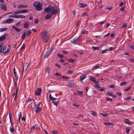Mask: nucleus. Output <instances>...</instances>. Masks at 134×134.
<instances>
[{
    "mask_svg": "<svg viewBox=\"0 0 134 134\" xmlns=\"http://www.w3.org/2000/svg\"><path fill=\"white\" fill-rule=\"evenodd\" d=\"M17 7L19 8H26L28 7V5H22L20 4L17 6Z\"/></svg>",
    "mask_w": 134,
    "mask_h": 134,
    "instance_id": "nucleus-11",
    "label": "nucleus"
},
{
    "mask_svg": "<svg viewBox=\"0 0 134 134\" xmlns=\"http://www.w3.org/2000/svg\"><path fill=\"white\" fill-rule=\"evenodd\" d=\"M14 20L13 19L8 18L5 20H4L2 21L3 24L10 23L13 21Z\"/></svg>",
    "mask_w": 134,
    "mask_h": 134,
    "instance_id": "nucleus-4",
    "label": "nucleus"
},
{
    "mask_svg": "<svg viewBox=\"0 0 134 134\" xmlns=\"http://www.w3.org/2000/svg\"><path fill=\"white\" fill-rule=\"evenodd\" d=\"M31 29H30L28 31V32L27 33V34L29 36L30 34L31 33Z\"/></svg>",
    "mask_w": 134,
    "mask_h": 134,
    "instance_id": "nucleus-43",
    "label": "nucleus"
},
{
    "mask_svg": "<svg viewBox=\"0 0 134 134\" xmlns=\"http://www.w3.org/2000/svg\"><path fill=\"white\" fill-rule=\"evenodd\" d=\"M131 88V86H129L127 88L125 89L124 90V91L125 92H127L128 91H129Z\"/></svg>",
    "mask_w": 134,
    "mask_h": 134,
    "instance_id": "nucleus-33",
    "label": "nucleus"
},
{
    "mask_svg": "<svg viewBox=\"0 0 134 134\" xmlns=\"http://www.w3.org/2000/svg\"><path fill=\"white\" fill-rule=\"evenodd\" d=\"M12 27L13 29H14L17 32H20L22 30L21 29L18 28L14 26H12Z\"/></svg>",
    "mask_w": 134,
    "mask_h": 134,
    "instance_id": "nucleus-17",
    "label": "nucleus"
},
{
    "mask_svg": "<svg viewBox=\"0 0 134 134\" xmlns=\"http://www.w3.org/2000/svg\"><path fill=\"white\" fill-rule=\"evenodd\" d=\"M113 47H111L109 48L108 49V50L110 51H112L113 50Z\"/></svg>",
    "mask_w": 134,
    "mask_h": 134,
    "instance_id": "nucleus-64",
    "label": "nucleus"
},
{
    "mask_svg": "<svg viewBox=\"0 0 134 134\" xmlns=\"http://www.w3.org/2000/svg\"><path fill=\"white\" fill-rule=\"evenodd\" d=\"M18 16V18H25V16L23 15H20Z\"/></svg>",
    "mask_w": 134,
    "mask_h": 134,
    "instance_id": "nucleus-35",
    "label": "nucleus"
},
{
    "mask_svg": "<svg viewBox=\"0 0 134 134\" xmlns=\"http://www.w3.org/2000/svg\"><path fill=\"white\" fill-rule=\"evenodd\" d=\"M93 81L94 82V83L96 84L95 85H99L98 84L99 83V82L98 81L95 80Z\"/></svg>",
    "mask_w": 134,
    "mask_h": 134,
    "instance_id": "nucleus-45",
    "label": "nucleus"
},
{
    "mask_svg": "<svg viewBox=\"0 0 134 134\" xmlns=\"http://www.w3.org/2000/svg\"><path fill=\"white\" fill-rule=\"evenodd\" d=\"M41 36L42 40L45 42H47L49 40L50 37L48 34V32L46 31L42 32L41 34Z\"/></svg>",
    "mask_w": 134,
    "mask_h": 134,
    "instance_id": "nucleus-1",
    "label": "nucleus"
},
{
    "mask_svg": "<svg viewBox=\"0 0 134 134\" xmlns=\"http://www.w3.org/2000/svg\"><path fill=\"white\" fill-rule=\"evenodd\" d=\"M52 6L51 5H49L47 7L45 8L44 9V11L47 13L51 11Z\"/></svg>",
    "mask_w": 134,
    "mask_h": 134,
    "instance_id": "nucleus-9",
    "label": "nucleus"
},
{
    "mask_svg": "<svg viewBox=\"0 0 134 134\" xmlns=\"http://www.w3.org/2000/svg\"><path fill=\"white\" fill-rule=\"evenodd\" d=\"M99 65L97 64L96 65V66H94V69H96L98 68H99Z\"/></svg>",
    "mask_w": 134,
    "mask_h": 134,
    "instance_id": "nucleus-40",
    "label": "nucleus"
},
{
    "mask_svg": "<svg viewBox=\"0 0 134 134\" xmlns=\"http://www.w3.org/2000/svg\"><path fill=\"white\" fill-rule=\"evenodd\" d=\"M73 72V71L72 70H68L67 71L68 73H69L70 74L72 73Z\"/></svg>",
    "mask_w": 134,
    "mask_h": 134,
    "instance_id": "nucleus-57",
    "label": "nucleus"
},
{
    "mask_svg": "<svg viewBox=\"0 0 134 134\" xmlns=\"http://www.w3.org/2000/svg\"><path fill=\"white\" fill-rule=\"evenodd\" d=\"M87 6V4L85 3H80L79 4V5L80 8H84Z\"/></svg>",
    "mask_w": 134,
    "mask_h": 134,
    "instance_id": "nucleus-19",
    "label": "nucleus"
},
{
    "mask_svg": "<svg viewBox=\"0 0 134 134\" xmlns=\"http://www.w3.org/2000/svg\"><path fill=\"white\" fill-rule=\"evenodd\" d=\"M127 24L126 23L124 24L122 26V28H125L127 27Z\"/></svg>",
    "mask_w": 134,
    "mask_h": 134,
    "instance_id": "nucleus-49",
    "label": "nucleus"
},
{
    "mask_svg": "<svg viewBox=\"0 0 134 134\" xmlns=\"http://www.w3.org/2000/svg\"><path fill=\"white\" fill-rule=\"evenodd\" d=\"M36 126H38L36 124L35 126L34 125L31 127V132H33V131L35 129V127H36Z\"/></svg>",
    "mask_w": 134,
    "mask_h": 134,
    "instance_id": "nucleus-26",
    "label": "nucleus"
},
{
    "mask_svg": "<svg viewBox=\"0 0 134 134\" xmlns=\"http://www.w3.org/2000/svg\"><path fill=\"white\" fill-rule=\"evenodd\" d=\"M52 132L53 134H58L57 133L58 132L56 131H52Z\"/></svg>",
    "mask_w": 134,
    "mask_h": 134,
    "instance_id": "nucleus-47",
    "label": "nucleus"
},
{
    "mask_svg": "<svg viewBox=\"0 0 134 134\" xmlns=\"http://www.w3.org/2000/svg\"><path fill=\"white\" fill-rule=\"evenodd\" d=\"M1 8L4 10H7V9L6 6L4 4H3L2 5Z\"/></svg>",
    "mask_w": 134,
    "mask_h": 134,
    "instance_id": "nucleus-20",
    "label": "nucleus"
},
{
    "mask_svg": "<svg viewBox=\"0 0 134 134\" xmlns=\"http://www.w3.org/2000/svg\"><path fill=\"white\" fill-rule=\"evenodd\" d=\"M34 107L35 108H37L38 107L37 106V104H36V103L35 102L34 103Z\"/></svg>",
    "mask_w": 134,
    "mask_h": 134,
    "instance_id": "nucleus-59",
    "label": "nucleus"
},
{
    "mask_svg": "<svg viewBox=\"0 0 134 134\" xmlns=\"http://www.w3.org/2000/svg\"><path fill=\"white\" fill-rule=\"evenodd\" d=\"M25 32H23V34L22 35V39L23 40H24L25 38Z\"/></svg>",
    "mask_w": 134,
    "mask_h": 134,
    "instance_id": "nucleus-28",
    "label": "nucleus"
},
{
    "mask_svg": "<svg viewBox=\"0 0 134 134\" xmlns=\"http://www.w3.org/2000/svg\"><path fill=\"white\" fill-rule=\"evenodd\" d=\"M76 11L75 10H74L72 11L73 13L74 14V16L76 13Z\"/></svg>",
    "mask_w": 134,
    "mask_h": 134,
    "instance_id": "nucleus-63",
    "label": "nucleus"
},
{
    "mask_svg": "<svg viewBox=\"0 0 134 134\" xmlns=\"http://www.w3.org/2000/svg\"><path fill=\"white\" fill-rule=\"evenodd\" d=\"M52 51V49L47 50L45 54L44 55V58H47L48 57L49 55L51 54Z\"/></svg>",
    "mask_w": 134,
    "mask_h": 134,
    "instance_id": "nucleus-6",
    "label": "nucleus"
},
{
    "mask_svg": "<svg viewBox=\"0 0 134 134\" xmlns=\"http://www.w3.org/2000/svg\"><path fill=\"white\" fill-rule=\"evenodd\" d=\"M104 125H113L111 123H109V122H104Z\"/></svg>",
    "mask_w": 134,
    "mask_h": 134,
    "instance_id": "nucleus-31",
    "label": "nucleus"
},
{
    "mask_svg": "<svg viewBox=\"0 0 134 134\" xmlns=\"http://www.w3.org/2000/svg\"><path fill=\"white\" fill-rule=\"evenodd\" d=\"M124 121L125 123L129 125H131L133 124V123L131 121H130L128 119H125Z\"/></svg>",
    "mask_w": 134,
    "mask_h": 134,
    "instance_id": "nucleus-13",
    "label": "nucleus"
},
{
    "mask_svg": "<svg viewBox=\"0 0 134 134\" xmlns=\"http://www.w3.org/2000/svg\"><path fill=\"white\" fill-rule=\"evenodd\" d=\"M6 49V47L5 46H3L0 49V53H4Z\"/></svg>",
    "mask_w": 134,
    "mask_h": 134,
    "instance_id": "nucleus-16",
    "label": "nucleus"
},
{
    "mask_svg": "<svg viewBox=\"0 0 134 134\" xmlns=\"http://www.w3.org/2000/svg\"><path fill=\"white\" fill-rule=\"evenodd\" d=\"M131 96H129L128 97L125 98H124V99L125 100H128L130 99L131 98Z\"/></svg>",
    "mask_w": 134,
    "mask_h": 134,
    "instance_id": "nucleus-44",
    "label": "nucleus"
},
{
    "mask_svg": "<svg viewBox=\"0 0 134 134\" xmlns=\"http://www.w3.org/2000/svg\"><path fill=\"white\" fill-rule=\"evenodd\" d=\"M51 10H52L51 13L53 15L56 14L58 11L57 7L56 6H52Z\"/></svg>",
    "mask_w": 134,
    "mask_h": 134,
    "instance_id": "nucleus-3",
    "label": "nucleus"
},
{
    "mask_svg": "<svg viewBox=\"0 0 134 134\" xmlns=\"http://www.w3.org/2000/svg\"><path fill=\"white\" fill-rule=\"evenodd\" d=\"M36 109L35 111V112L36 113H38L40 111L42 110V109L41 107H37L36 108Z\"/></svg>",
    "mask_w": 134,
    "mask_h": 134,
    "instance_id": "nucleus-21",
    "label": "nucleus"
},
{
    "mask_svg": "<svg viewBox=\"0 0 134 134\" xmlns=\"http://www.w3.org/2000/svg\"><path fill=\"white\" fill-rule=\"evenodd\" d=\"M67 86L69 88H73L74 86V80H71L70 81L69 84H68Z\"/></svg>",
    "mask_w": 134,
    "mask_h": 134,
    "instance_id": "nucleus-5",
    "label": "nucleus"
},
{
    "mask_svg": "<svg viewBox=\"0 0 134 134\" xmlns=\"http://www.w3.org/2000/svg\"><path fill=\"white\" fill-rule=\"evenodd\" d=\"M77 92L78 94L79 95H82V92L80 91L79 90H78L77 91Z\"/></svg>",
    "mask_w": 134,
    "mask_h": 134,
    "instance_id": "nucleus-38",
    "label": "nucleus"
},
{
    "mask_svg": "<svg viewBox=\"0 0 134 134\" xmlns=\"http://www.w3.org/2000/svg\"><path fill=\"white\" fill-rule=\"evenodd\" d=\"M52 14L51 13H48L46 16L45 18V19H48L50 18L52 16Z\"/></svg>",
    "mask_w": 134,
    "mask_h": 134,
    "instance_id": "nucleus-14",
    "label": "nucleus"
},
{
    "mask_svg": "<svg viewBox=\"0 0 134 134\" xmlns=\"http://www.w3.org/2000/svg\"><path fill=\"white\" fill-rule=\"evenodd\" d=\"M18 17L19 16L17 15H13V18H18Z\"/></svg>",
    "mask_w": 134,
    "mask_h": 134,
    "instance_id": "nucleus-62",
    "label": "nucleus"
},
{
    "mask_svg": "<svg viewBox=\"0 0 134 134\" xmlns=\"http://www.w3.org/2000/svg\"><path fill=\"white\" fill-rule=\"evenodd\" d=\"M31 100H32L31 99H30V98H29L27 100H26V102H30L31 101Z\"/></svg>",
    "mask_w": 134,
    "mask_h": 134,
    "instance_id": "nucleus-58",
    "label": "nucleus"
},
{
    "mask_svg": "<svg viewBox=\"0 0 134 134\" xmlns=\"http://www.w3.org/2000/svg\"><path fill=\"white\" fill-rule=\"evenodd\" d=\"M35 128L37 130H40V127L39 126H36V127H35Z\"/></svg>",
    "mask_w": 134,
    "mask_h": 134,
    "instance_id": "nucleus-61",
    "label": "nucleus"
},
{
    "mask_svg": "<svg viewBox=\"0 0 134 134\" xmlns=\"http://www.w3.org/2000/svg\"><path fill=\"white\" fill-rule=\"evenodd\" d=\"M124 10H125V9H124V7H123L120 8V11H124Z\"/></svg>",
    "mask_w": 134,
    "mask_h": 134,
    "instance_id": "nucleus-60",
    "label": "nucleus"
},
{
    "mask_svg": "<svg viewBox=\"0 0 134 134\" xmlns=\"http://www.w3.org/2000/svg\"><path fill=\"white\" fill-rule=\"evenodd\" d=\"M37 91H36L35 92V94L37 96H40V95L41 93L42 92V89L40 88H38L37 89Z\"/></svg>",
    "mask_w": 134,
    "mask_h": 134,
    "instance_id": "nucleus-8",
    "label": "nucleus"
},
{
    "mask_svg": "<svg viewBox=\"0 0 134 134\" xmlns=\"http://www.w3.org/2000/svg\"><path fill=\"white\" fill-rule=\"evenodd\" d=\"M42 4L39 2H35L34 3L33 6L36 8V9L38 11H40L42 9Z\"/></svg>",
    "mask_w": 134,
    "mask_h": 134,
    "instance_id": "nucleus-2",
    "label": "nucleus"
},
{
    "mask_svg": "<svg viewBox=\"0 0 134 134\" xmlns=\"http://www.w3.org/2000/svg\"><path fill=\"white\" fill-rule=\"evenodd\" d=\"M69 61L70 62L73 63L74 62V60L72 59H69Z\"/></svg>",
    "mask_w": 134,
    "mask_h": 134,
    "instance_id": "nucleus-53",
    "label": "nucleus"
},
{
    "mask_svg": "<svg viewBox=\"0 0 134 134\" xmlns=\"http://www.w3.org/2000/svg\"><path fill=\"white\" fill-rule=\"evenodd\" d=\"M34 21L36 24H37L38 23V20L37 19H35Z\"/></svg>",
    "mask_w": 134,
    "mask_h": 134,
    "instance_id": "nucleus-56",
    "label": "nucleus"
},
{
    "mask_svg": "<svg viewBox=\"0 0 134 134\" xmlns=\"http://www.w3.org/2000/svg\"><path fill=\"white\" fill-rule=\"evenodd\" d=\"M7 29V28H1L0 29V32H2L3 31H5Z\"/></svg>",
    "mask_w": 134,
    "mask_h": 134,
    "instance_id": "nucleus-27",
    "label": "nucleus"
},
{
    "mask_svg": "<svg viewBox=\"0 0 134 134\" xmlns=\"http://www.w3.org/2000/svg\"><path fill=\"white\" fill-rule=\"evenodd\" d=\"M52 102L53 103L54 105H55L57 107V106L59 102H55L54 101H52Z\"/></svg>",
    "mask_w": 134,
    "mask_h": 134,
    "instance_id": "nucleus-32",
    "label": "nucleus"
},
{
    "mask_svg": "<svg viewBox=\"0 0 134 134\" xmlns=\"http://www.w3.org/2000/svg\"><path fill=\"white\" fill-rule=\"evenodd\" d=\"M57 55L58 57H60V58H63V55L60 54H59V53H58Z\"/></svg>",
    "mask_w": 134,
    "mask_h": 134,
    "instance_id": "nucleus-50",
    "label": "nucleus"
},
{
    "mask_svg": "<svg viewBox=\"0 0 134 134\" xmlns=\"http://www.w3.org/2000/svg\"><path fill=\"white\" fill-rule=\"evenodd\" d=\"M29 24V23H28V22H27V23L26 22H25L24 23V25L25 28L26 29L28 27Z\"/></svg>",
    "mask_w": 134,
    "mask_h": 134,
    "instance_id": "nucleus-25",
    "label": "nucleus"
},
{
    "mask_svg": "<svg viewBox=\"0 0 134 134\" xmlns=\"http://www.w3.org/2000/svg\"><path fill=\"white\" fill-rule=\"evenodd\" d=\"M10 51V49L9 48H7V51L4 52V54H6L7 53H8Z\"/></svg>",
    "mask_w": 134,
    "mask_h": 134,
    "instance_id": "nucleus-46",
    "label": "nucleus"
},
{
    "mask_svg": "<svg viewBox=\"0 0 134 134\" xmlns=\"http://www.w3.org/2000/svg\"><path fill=\"white\" fill-rule=\"evenodd\" d=\"M49 98L51 100H52V101H54L57 99L56 98H54L52 97L51 94L49 95Z\"/></svg>",
    "mask_w": 134,
    "mask_h": 134,
    "instance_id": "nucleus-22",
    "label": "nucleus"
},
{
    "mask_svg": "<svg viewBox=\"0 0 134 134\" xmlns=\"http://www.w3.org/2000/svg\"><path fill=\"white\" fill-rule=\"evenodd\" d=\"M29 11L27 9L19 11L18 12H14V14H16L19 13H24L27 12H29Z\"/></svg>",
    "mask_w": 134,
    "mask_h": 134,
    "instance_id": "nucleus-7",
    "label": "nucleus"
},
{
    "mask_svg": "<svg viewBox=\"0 0 134 134\" xmlns=\"http://www.w3.org/2000/svg\"><path fill=\"white\" fill-rule=\"evenodd\" d=\"M99 49V47H95L93 46V49L94 51L96 50H98Z\"/></svg>",
    "mask_w": 134,
    "mask_h": 134,
    "instance_id": "nucleus-30",
    "label": "nucleus"
},
{
    "mask_svg": "<svg viewBox=\"0 0 134 134\" xmlns=\"http://www.w3.org/2000/svg\"><path fill=\"white\" fill-rule=\"evenodd\" d=\"M80 36L77 38H75L73 40H71V42L73 43L74 44H76L77 42L79 41Z\"/></svg>",
    "mask_w": 134,
    "mask_h": 134,
    "instance_id": "nucleus-10",
    "label": "nucleus"
},
{
    "mask_svg": "<svg viewBox=\"0 0 134 134\" xmlns=\"http://www.w3.org/2000/svg\"><path fill=\"white\" fill-rule=\"evenodd\" d=\"M55 65L59 68H61V66L57 63H56L55 64Z\"/></svg>",
    "mask_w": 134,
    "mask_h": 134,
    "instance_id": "nucleus-54",
    "label": "nucleus"
},
{
    "mask_svg": "<svg viewBox=\"0 0 134 134\" xmlns=\"http://www.w3.org/2000/svg\"><path fill=\"white\" fill-rule=\"evenodd\" d=\"M108 50V49H107L104 50H102L101 51V53L102 54L105 53Z\"/></svg>",
    "mask_w": 134,
    "mask_h": 134,
    "instance_id": "nucleus-48",
    "label": "nucleus"
},
{
    "mask_svg": "<svg viewBox=\"0 0 134 134\" xmlns=\"http://www.w3.org/2000/svg\"><path fill=\"white\" fill-rule=\"evenodd\" d=\"M95 87L97 88L99 91H103L104 90V88H102L99 85H95Z\"/></svg>",
    "mask_w": 134,
    "mask_h": 134,
    "instance_id": "nucleus-12",
    "label": "nucleus"
},
{
    "mask_svg": "<svg viewBox=\"0 0 134 134\" xmlns=\"http://www.w3.org/2000/svg\"><path fill=\"white\" fill-rule=\"evenodd\" d=\"M112 92H107V93L109 96L112 97L113 98H115L116 97V96L115 95H113L112 94Z\"/></svg>",
    "mask_w": 134,
    "mask_h": 134,
    "instance_id": "nucleus-15",
    "label": "nucleus"
},
{
    "mask_svg": "<svg viewBox=\"0 0 134 134\" xmlns=\"http://www.w3.org/2000/svg\"><path fill=\"white\" fill-rule=\"evenodd\" d=\"M25 47V46H24V44H23L21 47L20 48V49H24Z\"/></svg>",
    "mask_w": 134,
    "mask_h": 134,
    "instance_id": "nucleus-55",
    "label": "nucleus"
},
{
    "mask_svg": "<svg viewBox=\"0 0 134 134\" xmlns=\"http://www.w3.org/2000/svg\"><path fill=\"white\" fill-rule=\"evenodd\" d=\"M72 105L74 106H75L76 107H79L80 105L79 104L76 105L75 103H74L72 104Z\"/></svg>",
    "mask_w": 134,
    "mask_h": 134,
    "instance_id": "nucleus-39",
    "label": "nucleus"
},
{
    "mask_svg": "<svg viewBox=\"0 0 134 134\" xmlns=\"http://www.w3.org/2000/svg\"><path fill=\"white\" fill-rule=\"evenodd\" d=\"M108 87L109 88H115L114 85L113 84L109 85L108 86Z\"/></svg>",
    "mask_w": 134,
    "mask_h": 134,
    "instance_id": "nucleus-29",
    "label": "nucleus"
},
{
    "mask_svg": "<svg viewBox=\"0 0 134 134\" xmlns=\"http://www.w3.org/2000/svg\"><path fill=\"white\" fill-rule=\"evenodd\" d=\"M81 33L82 34H87L88 33V31L86 30H84L81 31Z\"/></svg>",
    "mask_w": 134,
    "mask_h": 134,
    "instance_id": "nucleus-34",
    "label": "nucleus"
},
{
    "mask_svg": "<svg viewBox=\"0 0 134 134\" xmlns=\"http://www.w3.org/2000/svg\"><path fill=\"white\" fill-rule=\"evenodd\" d=\"M100 114L103 116H107L108 115V114H103V113H100Z\"/></svg>",
    "mask_w": 134,
    "mask_h": 134,
    "instance_id": "nucleus-42",
    "label": "nucleus"
},
{
    "mask_svg": "<svg viewBox=\"0 0 134 134\" xmlns=\"http://www.w3.org/2000/svg\"><path fill=\"white\" fill-rule=\"evenodd\" d=\"M106 100H107L109 101H111L113 100V99L111 98H109L107 97L106 98Z\"/></svg>",
    "mask_w": 134,
    "mask_h": 134,
    "instance_id": "nucleus-52",
    "label": "nucleus"
},
{
    "mask_svg": "<svg viewBox=\"0 0 134 134\" xmlns=\"http://www.w3.org/2000/svg\"><path fill=\"white\" fill-rule=\"evenodd\" d=\"M86 78V77L85 75H82L80 77V79L81 81L82 82V81Z\"/></svg>",
    "mask_w": 134,
    "mask_h": 134,
    "instance_id": "nucleus-24",
    "label": "nucleus"
},
{
    "mask_svg": "<svg viewBox=\"0 0 134 134\" xmlns=\"http://www.w3.org/2000/svg\"><path fill=\"white\" fill-rule=\"evenodd\" d=\"M10 131L12 132H13L15 130L14 129V128H12V127H10Z\"/></svg>",
    "mask_w": 134,
    "mask_h": 134,
    "instance_id": "nucleus-36",
    "label": "nucleus"
},
{
    "mask_svg": "<svg viewBox=\"0 0 134 134\" xmlns=\"http://www.w3.org/2000/svg\"><path fill=\"white\" fill-rule=\"evenodd\" d=\"M7 35V34L5 35H3L0 37V41H4L6 38V36Z\"/></svg>",
    "mask_w": 134,
    "mask_h": 134,
    "instance_id": "nucleus-18",
    "label": "nucleus"
},
{
    "mask_svg": "<svg viewBox=\"0 0 134 134\" xmlns=\"http://www.w3.org/2000/svg\"><path fill=\"white\" fill-rule=\"evenodd\" d=\"M81 22V21L80 20L79 21H77L76 22L75 24V25L77 27V26L79 25V24Z\"/></svg>",
    "mask_w": 134,
    "mask_h": 134,
    "instance_id": "nucleus-37",
    "label": "nucleus"
},
{
    "mask_svg": "<svg viewBox=\"0 0 134 134\" xmlns=\"http://www.w3.org/2000/svg\"><path fill=\"white\" fill-rule=\"evenodd\" d=\"M14 75H15L16 78L17 80L18 79V76L17 75V74L16 72H14Z\"/></svg>",
    "mask_w": 134,
    "mask_h": 134,
    "instance_id": "nucleus-41",
    "label": "nucleus"
},
{
    "mask_svg": "<svg viewBox=\"0 0 134 134\" xmlns=\"http://www.w3.org/2000/svg\"><path fill=\"white\" fill-rule=\"evenodd\" d=\"M126 81L123 82L121 83L120 84V85L121 86H123L124 85L126 84Z\"/></svg>",
    "mask_w": 134,
    "mask_h": 134,
    "instance_id": "nucleus-51",
    "label": "nucleus"
},
{
    "mask_svg": "<svg viewBox=\"0 0 134 134\" xmlns=\"http://www.w3.org/2000/svg\"><path fill=\"white\" fill-rule=\"evenodd\" d=\"M50 70V68L48 67H46L45 69V70L46 72H47L48 74L49 73Z\"/></svg>",
    "mask_w": 134,
    "mask_h": 134,
    "instance_id": "nucleus-23",
    "label": "nucleus"
}]
</instances>
